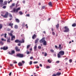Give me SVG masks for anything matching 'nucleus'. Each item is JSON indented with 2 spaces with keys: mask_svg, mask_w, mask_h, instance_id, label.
Returning <instances> with one entry per match:
<instances>
[{
  "mask_svg": "<svg viewBox=\"0 0 76 76\" xmlns=\"http://www.w3.org/2000/svg\"><path fill=\"white\" fill-rule=\"evenodd\" d=\"M33 56H31L30 57V59H31V60H32V59H33Z\"/></svg>",
  "mask_w": 76,
  "mask_h": 76,
  "instance_id": "obj_42",
  "label": "nucleus"
},
{
  "mask_svg": "<svg viewBox=\"0 0 76 76\" xmlns=\"http://www.w3.org/2000/svg\"><path fill=\"white\" fill-rule=\"evenodd\" d=\"M61 47V45H59V47L58 48H59V50H61V49H62V48Z\"/></svg>",
  "mask_w": 76,
  "mask_h": 76,
  "instance_id": "obj_20",
  "label": "nucleus"
},
{
  "mask_svg": "<svg viewBox=\"0 0 76 76\" xmlns=\"http://www.w3.org/2000/svg\"><path fill=\"white\" fill-rule=\"evenodd\" d=\"M46 68L47 69H50V66H48L46 67Z\"/></svg>",
  "mask_w": 76,
  "mask_h": 76,
  "instance_id": "obj_48",
  "label": "nucleus"
},
{
  "mask_svg": "<svg viewBox=\"0 0 76 76\" xmlns=\"http://www.w3.org/2000/svg\"><path fill=\"white\" fill-rule=\"evenodd\" d=\"M26 16H28V17H29V14H27Z\"/></svg>",
  "mask_w": 76,
  "mask_h": 76,
  "instance_id": "obj_61",
  "label": "nucleus"
},
{
  "mask_svg": "<svg viewBox=\"0 0 76 76\" xmlns=\"http://www.w3.org/2000/svg\"><path fill=\"white\" fill-rule=\"evenodd\" d=\"M13 38H15V36H12L11 39V41H13Z\"/></svg>",
  "mask_w": 76,
  "mask_h": 76,
  "instance_id": "obj_19",
  "label": "nucleus"
},
{
  "mask_svg": "<svg viewBox=\"0 0 76 76\" xmlns=\"http://www.w3.org/2000/svg\"><path fill=\"white\" fill-rule=\"evenodd\" d=\"M19 13L20 15H23V13L22 11H20L19 12Z\"/></svg>",
  "mask_w": 76,
  "mask_h": 76,
  "instance_id": "obj_27",
  "label": "nucleus"
},
{
  "mask_svg": "<svg viewBox=\"0 0 76 76\" xmlns=\"http://www.w3.org/2000/svg\"><path fill=\"white\" fill-rule=\"evenodd\" d=\"M39 39H37L35 41V44H37L38 42V41H39Z\"/></svg>",
  "mask_w": 76,
  "mask_h": 76,
  "instance_id": "obj_17",
  "label": "nucleus"
},
{
  "mask_svg": "<svg viewBox=\"0 0 76 76\" xmlns=\"http://www.w3.org/2000/svg\"><path fill=\"white\" fill-rule=\"evenodd\" d=\"M1 50H3V48H2V47L1 48Z\"/></svg>",
  "mask_w": 76,
  "mask_h": 76,
  "instance_id": "obj_64",
  "label": "nucleus"
},
{
  "mask_svg": "<svg viewBox=\"0 0 76 76\" xmlns=\"http://www.w3.org/2000/svg\"><path fill=\"white\" fill-rule=\"evenodd\" d=\"M3 0H0V3H3Z\"/></svg>",
  "mask_w": 76,
  "mask_h": 76,
  "instance_id": "obj_45",
  "label": "nucleus"
},
{
  "mask_svg": "<svg viewBox=\"0 0 76 76\" xmlns=\"http://www.w3.org/2000/svg\"><path fill=\"white\" fill-rule=\"evenodd\" d=\"M4 5H6V4H7V2L5 1L4 2Z\"/></svg>",
  "mask_w": 76,
  "mask_h": 76,
  "instance_id": "obj_41",
  "label": "nucleus"
},
{
  "mask_svg": "<svg viewBox=\"0 0 76 76\" xmlns=\"http://www.w3.org/2000/svg\"><path fill=\"white\" fill-rule=\"evenodd\" d=\"M15 42H16V43H19V42L20 43V42H22V41L19 40V39H16L15 40Z\"/></svg>",
  "mask_w": 76,
  "mask_h": 76,
  "instance_id": "obj_9",
  "label": "nucleus"
},
{
  "mask_svg": "<svg viewBox=\"0 0 76 76\" xmlns=\"http://www.w3.org/2000/svg\"><path fill=\"white\" fill-rule=\"evenodd\" d=\"M15 50H12L11 51L12 54H15Z\"/></svg>",
  "mask_w": 76,
  "mask_h": 76,
  "instance_id": "obj_24",
  "label": "nucleus"
},
{
  "mask_svg": "<svg viewBox=\"0 0 76 76\" xmlns=\"http://www.w3.org/2000/svg\"><path fill=\"white\" fill-rule=\"evenodd\" d=\"M34 64H37V63H38V61H34L33 62Z\"/></svg>",
  "mask_w": 76,
  "mask_h": 76,
  "instance_id": "obj_40",
  "label": "nucleus"
},
{
  "mask_svg": "<svg viewBox=\"0 0 76 76\" xmlns=\"http://www.w3.org/2000/svg\"><path fill=\"white\" fill-rule=\"evenodd\" d=\"M69 63H72V59H69Z\"/></svg>",
  "mask_w": 76,
  "mask_h": 76,
  "instance_id": "obj_33",
  "label": "nucleus"
},
{
  "mask_svg": "<svg viewBox=\"0 0 76 76\" xmlns=\"http://www.w3.org/2000/svg\"><path fill=\"white\" fill-rule=\"evenodd\" d=\"M12 75V72H11L9 74V76H11V75Z\"/></svg>",
  "mask_w": 76,
  "mask_h": 76,
  "instance_id": "obj_54",
  "label": "nucleus"
},
{
  "mask_svg": "<svg viewBox=\"0 0 76 76\" xmlns=\"http://www.w3.org/2000/svg\"><path fill=\"white\" fill-rule=\"evenodd\" d=\"M26 28H28V24H26Z\"/></svg>",
  "mask_w": 76,
  "mask_h": 76,
  "instance_id": "obj_55",
  "label": "nucleus"
},
{
  "mask_svg": "<svg viewBox=\"0 0 76 76\" xmlns=\"http://www.w3.org/2000/svg\"><path fill=\"white\" fill-rule=\"evenodd\" d=\"M8 14L9 13H8V12H6L5 15H3L2 14L1 15V16H3V17H4V18H7Z\"/></svg>",
  "mask_w": 76,
  "mask_h": 76,
  "instance_id": "obj_3",
  "label": "nucleus"
},
{
  "mask_svg": "<svg viewBox=\"0 0 76 76\" xmlns=\"http://www.w3.org/2000/svg\"><path fill=\"white\" fill-rule=\"evenodd\" d=\"M23 3H24V4L25 3V0H24V1H23Z\"/></svg>",
  "mask_w": 76,
  "mask_h": 76,
  "instance_id": "obj_60",
  "label": "nucleus"
},
{
  "mask_svg": "<svg viewBox=\"0 0 76 76\" xmlns=\"http://www.w3.org/2000/svg\"><path fill=\"white\" fill-rule=\"evenodd\" d=\"M59 61H56V63H59Z\"/></svg>",
  "mask_w": 76,
  "mask_h": 76,
  "instance_id": "obj_63",
  "label": "nucleus"
},
{
  "mask_svg": "<svg viewBox=\"0 0 76 76\" xmlns=\"http://www.w3.org/2000/svg\"><path fill=\"white\" fill-rule=\"evenodd\" d=\"M60 53H58V58H60L61 57V56H60Z\"/></svg>",
  "mask_w": 76,
  "mask_h": 76,
  "instance_id": "obj_23",
  "label": "nucleus"
},
{
  "mask_svg": "<svg viewBox=\"0 0 76 76\" xmlns=\"http://www.w3.org/2000/svg\"><path fill=\"white\" fill-rule=\"evenodd\" d=\"M48 62L50 63H51V60L50 59H48Z\"/></svg>",
  "mask_w": 76,
  "mask_h": 76,
  "instance_id": "obj_31",
  "label": "nucleus"
},
{
  "mask_svg": "<svg viewBox=\"0 0 76 76\" xmlns=\"http://www.w3.org/2000/svg\"><path fill=\"white\" fill-rule=\"evenodd\" d=\"M61 72H58L56 73V76H60V75H61Z\"/></svg>",
  "mask_w": 76,
  "mask_h": 76,
  "instance_id": "obj_15",
  "label": "nucleus"
},
{
  "mask_svg": "<svg viewBox=\"0 0 76 76\" xmlns=\"http://www.w3.org/2000/svg\"><path fill=\"white\" fill-rule=\"evenodd\" d=\"M18 46H20L21 45L20 44V43H18Z\"/></svg>",
  "mask_w": 76,
  "mask_h": 76,
  "instance_id": "obj_44",
  "label": "nucleus"
},
{
  "mask_svg": "<svg viewBox=\"0 0 76 76\" xmlns=\"http://www.w3.org/2000/svg\"><path fill=\"white\" fill-rule=\"evenodd\" d=\"M50 51L51 52H52V53H54V50L53 49H51L50 50Z\"/></svg>",
  "mask_w": 76,
  "mask_h": 76,
  "instance_id": "obj_38",
  "label": "nucleus"
},
{
  "mask_svg": "<svg viewBox=\"0 0 76 76\" xmlns=\"http://www.w3.org/2000/svg\"><path fill=\"white\" fill-rule=\"evenodd\" d=\"M65 60H68V58H66L65 59Z\"/></svg>",
  "mask_w": 76,
  "mask_h": 76,
  "instance_id": "obj_59",
  "label": "nucleus"
},
{
  "mask_svg": "<svg viewBox=\"0 0 76 76\" xmlns=\"http://www.w3.org/2000/svg\"><path fill=\"white\" fill-rule=\"evenodd\" d=\"M37 37V35H36V34H34L32 37V39H35V38L36 37Z\"/></svg>",
  "mask_w": 76,
  "mask_h": 76,
  "instance_id": "obj_13",
  "label": "nucleus"
},
{
  "mask_svg": "<svg viewBox=\"0 0 76 76\" xmlns=\"http://www.w3.org/2000/svg\"><path fill=\"white\" fill-rule=\"evenodd\" d=\"M56 27L57 28H58V27H59V24H57V25H56Z\"/></svg>",
  "mask_w": 76,
  "mask_h": 76,
  "instance_id": "obj_25",
  "label": "nucleus"
},
{
  "mask_svg": "<svg viewBox=\"0 0 76 76\" xmlns=\"http://www.w3.org/2000/svg\"><path fill=\"white\" fill-rule=\"evenodd\" d=\"M40 43H43L44 45H47V42L45 40V38L43 37L39 41Z\"/></svg>",
  "mask_w": 76,
  "mask_h": 76,
  "instance_id": "obj_1",
  "label": "nucleus"
},
{
  "mask_svg": "<svg viewBox=\"0 0 76 76\" xmlns=\"http://www.w3.org/2000/svg\"><path fill=\"white\" fill-rule=\"evenodd\" d=\"M18 65L19 66H23V64H22V62H19L18 64Z\"/></svg>",
  "mask_w": 76,
  "mask_h": 76,
  "instance_id": "obj_10",
  "label": "nucleus"
},
{
  "mask_svg": "<svg viewBox=\"0 0 76 76\" xmlns=\"http://www.w3.org/2000/svg\"><path fill=\"white\" fill-rule=\"evenodd\" d=\"M20 10V8L19 7L18 8H17L16 10V8H14L13 9V12H15V13H18V11Z\"/></svg>",
  "mask_w": 76,
  "mask_h": 76,
  "instance_id": "obj_2",
  "label": "nucleus"
},
{
  "mask_svg": "<svg viewBox=\"0 0 76 76\" xmlns=\"http://www.w3.org/2000/svg\"><path fill=\"white\" fill-rule=\"evenodd\" d=\"M72 27H75V26H76V23H73L72 25Z\"/></svg>",
  "mask_w": 76,
  "mask_h": 76,
  "instance_id": "obj_18",
  "label": "nucleus"
},
{
  "mask_svg": "<svg viewBox=\"0 0 76 76\" xmlns=\"http://www.w3.org/2000/svg\"><path fill=\"white\" fill-rule=\"evenodd\" d=\"M38 49H41V46H39L38 47Z\"/></svg>",
  "mask_w": 76,
  "mask_h": 76,
  "instance_id": "obj_39",
  "label": "nucleus"
},
{
  "mask_svg": "<svg viewBox=\"0 0 76 76\" xmlns=\"http://www.w3.org/2000/svg\"><path fill=\"white\" fill-rule=\"evenodd\" d=\"M7 31H11V29L10 28H8L7 30Z\"/></svg>",
  "mask_w": 76,
  "mask_h": 76,
  "instance_id": "obj_36",
  "label": "nucleus"
},
{
  "mask_svg": "<svg viewBox=\"0 0 76 76\" xmlns=\"http://www.w3.org/2000/svg\"><path fill=\"white\" fill-rule=\"evenodd\" d=\"M5 36H4L5 38H6V36L7 35V34H4Z\"/></svg>",
  "mask_w": 76,
  "mask_h": 76,
  "instance_id": "obj_51",
  "label": "nucleus"
},
{
  "mask_svg": "<svg viewBox=\"0 0 76 76\" xmlns=\"http://www.w3.org/2000/svg\"><path fill=\"white\" fill-rule=\"evenodd\" d=\"M48 4L49 6H52V3H51V2H50L48 3Z\"/></svg>",
  "mask_w": 76,
  "mask_h": 76,
  "instance_id": "obj_22",
  "label": "nucleus"
},
{
  "mask_svg": "<svg viewBox=\"0 0 76 76\" xmlns=\"http://www.w3.org/2000/svg\"><path fill=\"white\" fill-rule=\"evenodd\" d=\"M15 21L17 23H19L20 22V20L18 18L15 19Z\"/></svg>",
  "mask_w": 76,
  "mask_h": 76,
  "instance_id": "obj_11",
  "label": "nucleus"
},
{
  "mask_svg": "<svg viewBox=\"0 0 76 76\" xmlns=\"http://www.w3.org/2000/svg\"><path fill=\"white\" fill-rule=\"evenodd\" d=\"M7 42L9 43H10V37H9L7 39Z\"/></svg>",
  "mask_w": 76,
  "mask_h": 76,
  "instance_id": "obj_14",
  "label": "nucleus"
},
{
  "mask_svg": "<svg viewBox=\"0 0 76 76\" xmlns=\"http://www.w3.org/2000/svg\"><path fill=\"white\" fill-rule=\"evenodd\" d=\"M64 29H65V30L64 31V32H68L69 31V29L66 26L64 27Z\"/></svg>",
  "mask_w": 76,
  "mask_h": 76,
  "instance_id": "obj_5",
  "label": "nucleus"
},
{
  "mask_svg": "<svg viewBox=\"0 0 76 76\" xmlns=\"http://www.w3.org/2000/svg\"><path fill=\"white\" fill-rule=\"evenodd\" d=\"M17 63L18 62H17V61H15V62H13V63L14 64H17Z\"/></svg>",
  "mask_w": 76,
  "mask_h": 76,
  "instance_id": "obj_53",
  "label": "nucleus"
},
{
  "mask_svg": "<svg viewBox=\"0 0 76 76\" xmlns=\"http://www.w3.org/2000/svg\"><path fill=\"white\" fill-rule=\"evenodd\" d=\"M9 16H10V17L11 18H12V15L10 14V15H9Z\"/></svg>",
  "mask_w": 76,
  "mask_h": 76,
  "instance_id": "obj_46",
  "label": "nucleus"
},
{
  "mask_svg": "<svg viewBox=\"0 0 76 76\" xmlns=\"http://www.w3.org/2000/svg\"><path fill=\"white\" fill-rule=\"evenodd\" d=\"M25 23H23V24L22 26H25Z\"/></svg>",
  "mask_w": 76,
  "mask_h": 76,
  "instance_id": "obj_56",
  "label": "nucleus"
},
{
  "mask_svg": "<svg viewBox=\"0 0 76 76\" xmlns=\"http://www.w3.org/2000/svg\"><path fill=\"white\" fill-rule=\"evenodd\" d=\"M32 64V61H30V62L29 64L31 65Z\"/></svg>",
  "mask_w": 76,
  "mask_h": 76,
  "instance_id": "obj_37",
  "label": "nucleus"
},
{
  "mask_svg": "<svg viewBox=\"0 0 76 76\" xmlns=\"http://www.w3.org/2000/svg\"><path fill=\"white\" fill-rule=\"evenodd\" d=\"M15 51H17L18 52H19L20 51V49L19 48V47L18 46L15 47Z\"/></svg>",
  "mask_w": 76,
  "mask_h": 76,
  "instance_id": "obj_6",
  "label": "nucleus"
},
{
  "mask_svg": "<svg viewBox=\"0 0 76 76\" xmlns=\"http://www.w3.org/2000/svg\"><path fill=\"white\" fill-rule=\"evenodd\" d=\"M14 28H15V29H18V26L17 25H15L14 26Z\"/></svg>",
  "mask_w": 76,
  "mask_h": 76,
  "instance_id": "obj_21",
  "label": "nucleus"
},
{
  "mask_svg": "<svg viewBox=\"0 0 76 76\" xmlns=\"http://www.w3.org/2000/svg\"><path fill=\"white\" fill-rule=\"evenodd\" d=\"M6 6H4L2 8H3V9H6Z\"/></svg>",
  "mask_w": 76,
  "mask_h": 76,
  "instance_id": "obj_50",
  "label": "nucleus"
},
{
  "mask_svg": "<svg viewBox=\"0 0 76 76\" xmlns=\"http://www.w3.org/2000/svg\"><path fill=\"white\" fill-rule=\"evenodd\" d=\"M15 3H13L12 4V6H15Z\"/></svg>",
  "mask_w": 76,
  "mask_h": 76,
  "instance_id": "obj_52",
  "label": "nucleus"
},
{
  "mask_svg": "<svg viewBox=\"0 0 76 76\" xmlns=\"http://www.w3.org/2000/svg\"><path fill=\"white\" fill-rule=\"evenodd\" d=\"M51 30L52 32H53V31H54V28H51Z\"/></svg>",
  "mask_w": 76,
  "mask_h": 76,
  "instance_id": "obj_47",
  "label": "nucleus"
},
{
  "mask_svg": "<svg viewBox=\"0 0 76 76\" xmlns=\"http://www.w3.org/2000/svg\"><path fill=\"white\" fill-rule=\"evenodd\" d=\"M22 41H21V43L20 42V43H24V42H25V40H24L23 39H22Z\"/></svg>",
  "mask_w": 76,
  "mask_h": 76,
  "instance_id": "obj_28",
  "label": "nucleus"
},
{
  "mask_svg": "<svg viewBox=\"0 0 76 76\" xmlns=\"http://www.w3.org/2000/svg\"><path fill=\"white\" fill-rule=\"evenodd\" d=\"M37 45H35V46H34V51H37Z\"/></svg>",
  "mask_w": 76,
  "mask_h": 76,
  "instance_id": "obj_16",
  "label": "nucleus"
},
{
  "mask_svg": "<svg viewBox=\"0 0 76 76\" xmlns=\"http://www.w3.org/2000/svg\"><path fill=\"white\" fill-rule=\"evenodd\" d=\"M29 47H30V45H27V49H28V48H29Z\"/></svg>",
  "mask_w": 76,
  "mask_h": 76,
  "instance_id": "obj_34",
  "label": "nucleus"
},
{
  "mask_svg": "<svg viewBox=\"0 0 76 76\" xmlns=\"http://www.w3.org/2000/svg\"><path fill=\"white\" fill-rule=\"evenodd\" d=\"M22 63L23 64H24L25 63V62L24 61H22Z\"/></svg>",
  "mask_w": 76,
  "mask_h": 76,
  "instance_id": "obj_57",
  "label": "nucleus"
},
{
  "mask_svg": "<svg viewBox=\"0 0 76 76\" xmlns=\"http://www.w3.org/2000/svg\"><path fill=\"white\" fill-rule=\"evenodd\" d=\"M0 44H1L2 45H3L4 44V43L2 41H0Z\"/></svg>",
  "mask_w": 76,
  "mask_h": 76,
  "instance_id": "obj_29",
  "label": "nucleus"
},
{
  "mask_svg": "<svg viewBox=\"0 0 76 76\" xmlns=\"http://www.w3.org/2000/svg\"><path fill=\"white\" fill-rule=\"evenodd\" d=\"M18 3H19V2H18L17 4H15L16 7H18Z\"/></svg>",
  "mask_w": 76,
  "mask_h": 76,
  "instance_id": "obj_32",
  "label": "nucleus"
},
{
  "mask_svg": "<svg viewBox=\"0 0 76 76\" xmlns=\"http://www.w3.org/2000/svg\"><path fill=\"white\" fill-rule=\"evenodd\" d=\"M45 6H43L42 7V9H45Z\"/></svg>",
  "mask_w": 76,
  "mask_h": 76,
  "instance_id": "obj_58",
  "label": "nucleus"
},
{
  "mask_svg": "<svg viewBox=\"0 0 76 76\" xmlns=\"http://www.w3.org/2000/svg\"><path fill=\"white\" fill-rule=\"evenodd\" d=\"M16 56L18 57H20V58H22V57H23V54L18 53L16 55Z\"/></svg>",
  "mask_w": 76,
  "mask_h": 76,
  "instance_id": "obj_4",
  "label": "nucleus"
},
{
  "mask_svg": "<svg viewBox=\"0 0 76 76\" xmlns=\"http://www.w3.org/2000/svg\"><path fill=\"white\" fill-rule=\"evenodd\" d=\"M43 33H44V34H46V32H45V31H43Z\"/></svg>",
  "mask_w": 76,
  "mask_h": 76,
  "instance_id": "obj_62",
  "label": "nucleus"
},
{
  "mask_svg": "<svg viewBox=\"0 0 76 76\" xmlns=\"http://www.w3.org/2000/svg\"><path fill=\"white\" fill-rule=\"evenodd\" d=\"M45 54L44 55L45 56H47V53H45Z\"/></svg>",
  "mask_w": 76,
  "mask_h": 76,
  "instance_id": "obj_49",
  "label": "nucleus"
},
{
  "mask_svg": "<svg viewBox=\"0 0 76 76\" xmlns=\"http://www.w3.org/2000/svg\"><path fill=\"white\" fill-rule=\"evenodd\" d=\"M8 49V47L7 46L5 47L4 46L3 47V50H7Z\"/></svg>",
  "mask_w": 76,
  "mask_h": 76,
  "instance_id": "obj_12",
  "label": "nucleus"
},
{
  "mask_svg": "<svg viewBox=\"0 0 76 76\" xmlns=\"http://www.w3.org/2000/svg\"><path fill=\"white\" fill-rule=\"evenodd\" d=\"M2 27H3V24H0V29L2 28Z\"/></svg>",
  "mask_w": 76,
  "mask_h": 76,
  "instance_id": "obj_26",
  "label": "nucleus"
},
{
  "mask_svg": "<svg viewBox=\"0 0 76 76\" xmlns=\"http://www.w3.org/2000/svg\"><path fill=\"white\" fill-rule=\"evenodd\" d=\"M9 35H10V36H11V37H12L13 36V34H12V33H9Z\"/></svg>",
  "mask_w": 76,
  "mask_h": 76,
  "instance_id": "obj_35",
  "label": "nucleus"
},
{
  "mask_svg": "<svg viewBox=\"0 0 76 76\" xmlns=\"http://www.w3.org/2000/svg\"><path fill=\"white\" fill-rule=\"evenodd\" d=\"M59 54L61 55V56H63L64 54V51H60L59 52Z\"/></svg>",
  "mask_w": 76,
  "mask_h": 76,
  "instance_id": "obj_8",
  "label": "nucleus"
},
{
  "mask_svg": "<svg viewBox=\"0 0 76 76\" xmlns=\"http://www.w3.org/2000/svg\"><path fill=\"white\" fill-rule=\"evenodd\" d=\"M8 26H11V28H13V24L12 23H8Z\"/></svg>",
  "mask_w": 76,
  "mask_h": 76,
  "instance_id": "obj_7",
  "label": "nucleus"
},
{
  "mask_svg": "<svg viewBox=\"0 0 76 76\" xmlns=\"http://www.w3.org/2000/svg\"><path fill=\"white\" fill-rule=\"evenodd\" d=\"M27 54H30V52L28 51H27L26 52Z\"/></svg>",
  "mask_w": 76,
  "mask_h": 76,
  "instance_id": "obj_30",
  "label": "nucleus"
},
{
  "mask_svg": "<svg viewBox=\"0 0 76 76\" xmlns=\"http://www.w3.org/2000/svg\"><path fill=\"white\" fill-rule=\"evenodd\" d=\"M52 34H53V35H55V33L54 32H53Z\"/></svg>",
  "mask_w": 76,
  "mask_h": 76,
  "instance_id": "obj_43",
  "label": "nucleus"
}]
</instances>
